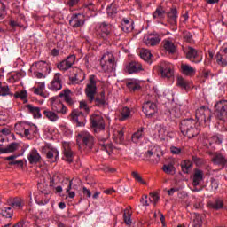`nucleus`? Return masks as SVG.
<instances>
[{"mask_svg":"<svg viewBox=\"0 0 227 227\" xmlns=\"http://www.w3.org/2000/svg\"><path fill=\"white\" fill-rule=\"evenodd\" d=\"M180 130L184 136L188 137V139H192V137L200 134V129H198L196 121L192 119H185L182 121L180 124Z\"/></svg>","mask_w":227,"mask_h":227,"instance_id":"1","label":"nucleus"},{"mask_svg":"<svg viewBox=\"0 0 227 227\" xmlns=\"http://www.w3.org/2000/svg\"><path fill=\"white\" fill-rule=\"evenodd\" d=\"M14 129L16 134H19L21 137H27V139H31V134L35 136V134L38 132V129H36L35 126L31 127L26 122H19L15 124Z\"/></svg>","mask_w":227,"mask_h":227,"instance_id":"2","label":"nucleus"},{"mask_svg":"<svg viewBox=\"0 0 227 227\" xmlns=\"http://www.w3.org/2000/svg\"><path fill=\"white\" fill-rule=\"evenodd\" d=\"M100 65L103 72H113L116 70V59L112 52H106L100 60Z\"/></svg>","mask_w":227,"mask_h":227,"instance_id":"3","label":"nucleus"},{"mask_svg":"<svg viewBox=\"0 0 227 227\" xmlns=\"http://www.w3.org/2000/svg\"><path fill=\"white\" fill-rule=\"evenodd\" d=\"M160 155H162V149L159 145L151 146L145 153V160L153 164H159L160 162Z\"/></svg>","mask_w":227,"mask_h":227,"instance_id":"4","label":"nucleus"},{"mask_svg":"<svg viewBox=\"0 0 227 227\" xmlns=\"http://www.w3.org/2000/svg\"><path fill=\"white\" fill-rule=\"evenodd\" d=\"M196 120L200 125H208L210 118H212V111L209 108L202 106L195 112Z\"/></svg>","mask_w":227,"mask_h":227,"instance_id":"5","label":"nucleus"},{"mask_svg":"<svg viewBox=\"0 0 227 227\" xmlns=\"http://www.w3.org/2000/svg\"><path fill=\"white\" fill-rule=\"evenodd\" d=\"M94 141L93 136L88 131H82L78 134L77 143L82 145V146L87 150H91L93 148Z\"/></svg>","mask_w":227,"mask_h":227,"instance_id":"6","label":"nucleus"},{"mask_svg":"<svg viewBox=\"0 0 227 227\" xmlns=\"http://www.w3.org/2000/svg\"><path fill=\"white\" fill-rule=\"evenodd\" d=\"M215 114L218 120L222 121H226L227 120V100L218 101L215 105Z\"/></svg>","mask_w":227,"mask_h":227,"instance_id":"7","label":"nucleus"},{"mask_svg":"<svg viewBox=\"0 0 227 227\" xmlns=\"http://www.w3.org/2000/svg\"><path fill=\"white\" fill-rule=\"evenodd\" d=\"M85 93L89 101L93 102L95 100V95H97V80L95 75L90 76V82L86 86Z\"/></svg>","mask_w":227,"mask_h":227,"instance_id":"8","label":"nucleus"},{"mask_svg":"<svg viewBox=\"0 0 227 227\" xmlns=\"http://www.w3.org/2000/svg\"><path fill=\"white\" fill-rule=\"evenodd\" d=\"M160 40H162L160 35L153 32L152 34L145 35L143 42L145 43V45H147V47H155V45H159V43H160Z\"/></svg>","mask_w":227,"mask_h":227,"instance_id":"9","label":"nucleus"},{"mask_svg":"<svg viewBox=\"0 0 227 227\" xmlns=\"http://www.w3.org/2000/svg\"><path fill=\"white\" fill-rule=\"evenodd\" d=\"M85 23L86 16L83 13L73 14L69 20L70 26L74 28L82 27Z\"/></svg>","mask_w":227,"mask_h":227,"instance_id":"10","label":"nucleus"},{"mask_svg":"<svg viewBox=\"0 0 227 227\" xmlns=\"http://www.w3.org/2000/svg\"><path fill=\"white\" fill-rule=\"evenodd\" d=\"M91 125L96 130H104L106 129V122L100 114H93L90 117Z\"/></svg>","mask_w":227,"mask_h":227,"instance_id":"11","label":"nucleus"},{"mask_svg":"<svg viewBox=\"0 0 227 227\" xmlns=\"http://www.w3.org/2000/svg\"><path fill=\"white\" fill-rule=\"evenodd\" d=\"M51 109L58 114H67L68 113V108L63 105L61 100L56 98H51Z\"/></svg>","mask_w":227,"mask_h":227,"instance_id":"12","label":"nucleus"},{"mask_svg":"<svg viewBox=\"0 0 227 227\" xmlns=\"http://www.w3.org/2000/svg\"><path fill=\"white\" fill-rule=\"evenodd\" d=\"M97 33L101 38H104L105 40L107 39V36L111 35V25L103 22L98 23L96 27Z\"/></svg>","mask_w":227,"mask_h":227,"instance_id":"13","label":"nucleus"},{"mask_svg":"<svg viewBox=\"0 0 227 227\" xmlns=\"http://www.w3.org/2000/svg\"><path fill=\"white\" fill-rule=\"evenodd\" d=\"M157 104L152 101H147L143 105V113L148 118H152L157 113Z\"/></svg>","mask_w":227,"mask_h":227,"instance_id":"14","label":"nucleus"},{"mask_svg":"<svg viewBox=\"0 0 227 227\" xmlns=\"http://www.w3.org/2000/svg\"><path fill=\"white\" fill-rule=\"evenodd\" d=\"M49 90L51 91H59L63 88V83H61V74H55L53 80L48 85Z\"/></svg>","mask_w":227,"mask_h":227,"instance_id":"15","label":"nucleus"},{"mask_svg":"<svg viewBox=\"0 0 227 227\" xmlns=\"http://www.w3.org/2000/svg\"><path fill=\"white\" fill-rule=\"evenodd\" d=\"M216 63L221 67H227V43L223 45L220 53L216 55Z\"/></svg>","mask_w":227,"mask_h":227,"instance_id":"16","label":"nucleus"},{"mask_svg":"<svg viewBox=\"0 0 227 227\" xmlns=\"http://www.w3.org/2000/svg\"><path fill=\"white\" fill-rule=\"evenodd\" d=\"M74 63H75V55H70L65 60L58 64L57 68H59V70L67 71L72 68Z\"/></svg>","mask_w":227,"mask_h":227,"instance_id":"17","label":"nucleus"},{"mask_svg":"<svg viewBox=\"0 0 227 227\" xmlns=\"http://www.w3.org/2000/svg\"><path fill=\"white\" fill-rule=\"evenodd\" d=\"M98 143L100 149L104 152H106L108 155H111V153L113 152L114 147L113 146V144H111L109 139L98 137Z\"/></svg>","mask_w":227,"mask_h":227,"instance_id":"18","label":"nucleus"},{"mask_svg":"<svg viewBox=\"0 0 227 227\" xmlns=\"http://www.w3.org/2000/svg\"><path fill=\"white\" fill-rule=\"evenodd\" d=\"M173 68H174L173 64L169 62H164L160 67L161 77H166L167 79H170V77L173 75Z\"/></svg>","mask_w":227,"mask_h":227,"instance_id":"19","label":"nucleus"},{"mask_svg":"<svg viewBox=\"0 0 227 227\" xmlns=\"http://www.w3.org/2000/svg\"><path fill=\"white\" fill-rule=\"evenodd\" d=\"M121 29L124 33H131L134 30V20L130 18H124L121 21Z\"/></svg>","mask_w":227,"mask_h":227,"instance_id":"20","label":"nucleus"},{"mask_svg":"<svg viewBox=\"0 0 227 227\" xmlns=\"http://www.w3.org/2000/svg\"><path fill=\"white\" fill-rule=\"evenodd\" d=\"M64 146V155L62 157L63 160H65L66 162H68L69 164L71 162H74V152L73 150L70 148V145L68 143H64L63 145Z\"/></svg>","mask_w":227,"mask_h":227,"instance_id":"21","label":"nucleus"},{"mask_svg":"<svg viewBox=\"0 0 227 227\" xmlns=\"http://www.w3.org/2000/svg\"><path fill=\"white\" fill-rule=\"evenodd\" d=\"M51 68V66L45 61H39L32 64L30 72H47Z\"/></svg>","mask_w":227,"mask_h":227,"instance_id":"22","label":"nucleus"},{"mask_svg":"<svg viewBox=\"0 0 227 227\" xmlns=\"http://www.w3.org/2000/svg\"><path fill=\"white\" fill-rule=\"evenodd\" d=\"M32 90L35 95H39L40 97H43V98H48L49 97V94L43 93V90H45V82H35V85Z\"/></svg>","mask_w":227,"mask_h":227,"instance_id":"23","label":"nucleus"},{"mask_svg":"<svg viewBox=\"0 0 227 227\" xmlns=\"http://www.w3.org/2000/svg\"><path fill=\"white\" fill-rule=\"evenodd\" d=\"M35 200L37 205H47V203H49L51 200V194L41 192L37 195H35Z\"/></svg>","mask_w":227,"mask_h":227,"instance_id":"24","label":"nucleus"},{"mask_svg":"<svg viewBox=\"0 0 227 227\" xmlns=\"http://www.w3.org/2000/svg\"><path fill=\"white\" fill-rule=\"evenodd\" d=\"M162 43L163 49L166 52H168V54H175V52H176V46L171 39H164Z\"/></svg>","mask_w":227,"mask_h":227,"instance_id":"25","label":"nucleus"},{"mask_svg":"<svg viewBox=\"0 0 227 227\" xmlns=\"http://www.w3.org/2000/svg\"><path fill=\"white\" fill-rule=\"evenodd\" d=\"M40 159H42V156H40V153L36 149H32L27 155L28 162L31 164H38Z\"/></svg>","mask_w":227,"mask_h":227,"instance_id":"26","label":"nucleus"},{"mask_svg":"<svg viewBox=\"0 0 227 227\" xmlns=\"http://www.w3.org/2000/svg\"><path fill=\"white\" fill-rule=\"evenodd\" d=\"M126 70L129 74H136L143 70V66L139 62H131L126 67Z\"/></svg>","mask_w":227,"mask_h":227,"instance_id":"27","label":"nucleus"},{"mask_svg":"<svg viewBox=\"0 0 227 227\" xmlns=\"http://www.w3.org/2000/svg\"><path fill=\"white\" fill-rule=\"evenodd\" d=\"M43 114H44L45 118H47V120L52 123H56V121L59 120V115H58V113L53 110H43Z\"/></svg>","mask_w":227,"mask_h":227,"instance_id":"28","label":"nucleus"},{"mask_svg":"<svg viewBox=\"0 0 227 227\" xmlns=\"http://www.w3.org/2000/svg\"><path fill=\"white\" fill-rule=\"evenodd\" d=\"M156 130L158 132V137L161 139V141H164L169 135V129L166 126L159 125L156 127Z\"/></svg>","mask_w":227,"mask_h":227,"instance_id":"29","label":"nucleus"},{"mask_svg":"<svg viewBox=\"0 0 227 227\" xmlns=\"http://www.w3.org/2000/svg\"><path fill=\"white\" fill-rule=\"evenodd\" d=\"M145 136V128H139L131 137V141L135 144L141 143Z\"/></svg>","mask_w":227,"mask_h":227,"instance_id":"30","label":"nucleus"},{"mask_svg":"<svg viewBox=\"0 0 227 227\" xmlns=\"http://www.w3.org/2000/svg\"><path fill=\"white\" fill-rule=\"evenodd\" d=\"M181 72L184 74V75L192 76L196 74V68L188 64H181Z\"/></svg>","mask_w":227,"mask_h":227,"instance_id":"31","label":"nucleus"},{"mask_svg":"<svg viewBox=\"0 0 227 227\" xmlns=\"http://www.w3.org/2000/svg\"><path fill=\"white\" fill-rule=\"evenodd\" d=\"M154 20H162L166 19V11L162 7H158L153 13Z\"/></svg>","mask_w":227,"mask_h":227,"instance_id":"32","label":"nucleus"},{"mask_svg":"<svg viewBox=\"0 0 227 227\" xmlns=\"http://www.w3.org/2000/svg\"><path fill=\"white\" fill-rule=\"evenodd\" d=\"M214 164H218L219 166H227V158L222 153L215 154L213 158Z\"/></svg>","mask_w":227,"mask_h":227,"instance_id":"33","label":"nucleus"},{"mask_svg":"<svg viewBox=\"0 0 227 227\" xmlns=\"http://www.w3.org/2000/svg\"><path fill=\"white\" fill-rule=\"evenodd\" d=\"M27 109H28V112L31 114H33L35 119L42 118V113L40 112V107L33 106V105H27Z\"/></svg>","mask_w":227,"mask_h":227,"instance_id":"34","label":"nucleus"},{"mask_svg":"<svg viewBox=\"0 0 227 227\" xmlns=\"http://www.w3.org/2000/svg\"><path fill=\"white\" fill-rule=\"evenodd\" d=\"M200 57V51L192 47H188L186 50V58L187 59H196V58Z\"/></svg>","mask_w":227,"mask_h":227,"instance_id":"35","label":"nucleus"},{"mask_svg":"<svg viewBox=\"0 0 227 227\" xmlns=\"http://www.w3.org/2000/svg\"><path fill=\"white\" fill-rule=\"evenodd\" d=\"M203 181V171L201 170H195L193 175V185L196 187L197 185H200L201 182Z\"/></svg>","mask_w":227,"mask_h":227,"instance_id":"36","label":"nucleus"},{"mask_svg":"<svg viewBox=\"0 0 227 227\" xmlns=\"http://www.w3.org/2000/svg\"><path fill=\"white\" fill-rule=\"evenodd\" d=\"M131 114H132V110H130V108L127 106H124L121 110V115L119 120L121 121H125V120H129V117L130 116Z\"/></svg>","mask_w":227,"mask_h":227,"instance_id":"37","label":"nucleus"},{"mask_svg":"<svg viewBox=\"0 0 227 227\" xmlns=\"http://www.w3.org/2000/svg\"><path fill=\"white\" fill-rule=\"evenodd\" d=\"M19 148V145L17 143H12L7 147H0L1 153H12L15 152Z\"/></svg>","mask_w":227,"mask_h":227,"instance_id":"38","label":"nucleus"},{"mask_svg":"<svg viewBox=\"0 0 227 227\" xmlns=\"http://www.w3.org/2000/svg\"><path fill=\"white\" fill-rule=\"evenodd\" d=\"M168 22L175 26L176 24V20L178 19V11L176 9H171L170 12L168 13Z\"/></svg>","mask_w":227,"mask_h":227,"instance_id":"39","label":"nucleus"},{"mask_svg":"<svg viewBox=\"0 0 227 227\" xmlns=\"http://www.w3.org/2000/svg\"><path fill=\"white\" fill-rule=\"evenodd\" d=\"M177 84L184 90H191L192 88V82L186 81L185 79L179 77L177 79Z\"/></svg>","mask_w":227,"mask_h":227,"instance_id":"40","label":"nucleus"},{"mask_svg":"<svg viewBox=\"0 0 227 227\" xmlns=\"http://www.w3.org/2000/svg\"><path fill=\"white\" fill-rule=\"evenodd\" d=\"M17 159V155H12L6 158V160H12L10 162L11 166H18V168H22L24 166V160H15Z\"/></svg>","mask_w":227,"mask_h":227,"instance_id":"41","label":"nucleus"},{"mask_svg":"<svg viewBox=\"0 0 227 227\" xmlns=\"http://www.w3.org/2000/svg\"><path fill=\"white\" fill-rule=\"evenodd\" d=\"M162 170L166 175H175V173H176L175 166L171 163L163 165Z\"/></svg>","mask_w":227,"mask_h":227,"instance_id":"42","label":"nucleus"},{"mask_svg":"<svg viewBox=\"0 0 227 227\" xmlns=\"http://www.w3.org/2000/svg\"><path fill=\"white\" fill-rule=\"evenodd\" d=\"M0 214L1 215H3V217H6L7 219L13 217V210L12 209V207L2 208Z\"/></svg>","mask_w":227,"mask_h":227,"instance_id":"43","label":"nucleus"},{"mask_svg":"<svg viewBox=\"0 0 227 227\" xmlns=\"http://www.w3.org/2000/svg\"><path fill=\"white\" fill-rule=\"evenodd\" d=\"M131 217H132V213L130 212V210L125 209L124 215H123V219H124L125 224H127L128 226H130V224H132Z\"/></svg>","mask_w":227,"mask_h":227,"instance_id":"44","label":"nucleus"},{"mask_svg":"<svg viewBox=\"0 0 227 227\" xmlns=\"http://www.w3.org/2000/svg\"><path fill=\"white\" fill-rule=\"evenodd\" d=\"M106 12L110 17H114V15H116L118 13L116 3H112L110 6L107 7Z\"/></svg>","mask_w":227,"mask_h":227,"instance_id":"45","label":"nucleus"},{"mask_svg":"<svg viewBox=\"0 0 227 227\" xmlns=\"http://www.w3.org/2000/svg\"><path fill=\"white\" fill-rule=\"evenodd\" d=\"M46 157H47V159H55V160H57L58 158L59 157V152H58V151H57L56 149H54V148L50 149V150L47 152Z\"/></svg>","mask_w":227,"mask_h":227,"instance_id":"46","label":"nucleus"},{"mask_svg":"<svg viewBox=\"0 0 227 227\" xmlns=\"http://www.w3.org/2000/svg\"><path fill=\"white\" fill-rule=\"evenodd\" d=\"M127 87L131 91H137V90H140L141 85H139V83H137L136 81H130L127 83Z\"/></svg>","mask_w":227,"mask_h":227,"instance_id":"47","label":"nucleus"},{"mask_svg":"<svg viewBox=\"0 0 227 227\" xmlns=\"http://www.w3.org/2000/svg\"><path fill=\"white\" fill-rule=\"evenodd\" d=\"M140 57L144 61H149L150 58H152V52H150V50L143 49L140 51Z\"/></svg>","mask_w":227,"mask_h":227,"instance_id":"48","label":"nucleus"},{"mask_svg":"<svg viewBox=\"0 0 227 227\" xmlns=\"http://www.w3.org/2000/svg\"><path fill=\"white\" fill-rule=\"evenodd\" d=\"M8 95H10V87L3 85L0 82V97H6Z\"/></svg>","mask_w":227,"mask_h":227,"instance_id":"49","label":"nucleus"},{"mask_svg":"<svg viewBox=\"0 0 227 227\" xmlns=\"http://www.w3.org/2000/svg\"><path fill=\"white\" fill-rule=\"evenodd\" d=\"M193 223L192 226L193 227H201V224H203V222L201 221V216L200 215H193Z\"/></svg>","mask_w":227,"mask_h":227,"instance_id":"50","label":"nucleus"},{"mask_svg":"<svg viewBox=\"0 0 227 227\" xmlns=\"http://www.w3.org/2000/svg\"><path fill=\"white\" fill-rule=\"evenodd\" d=\"M12 207L14 208H17L18 210H20V208H22V207H24V200H22V199H15L12 201Z\"/></svg>","mask_w":227,"mask_h":227,"instance_id":"51","label":"nucleus"},{"mask_svg":"<svg viewBox=\"0 0 227 227\" xmlns=\"http://www.w3.org/2000/svg\"><path fill=\"white\" fill-rule=\"evenodd\" d=\"M223 205L224 204H223V200H216L214 203H210L209 207H210V208H213L214 210H219L220 208H223Z\"/></svg>","mask_w":227,"mask_h":227,"instance_id":"52","label":"nucleus"},{"mask_svg":"<svg viewBox=\"0 0 227 227\" xmlns=\"http://www.w3.org/2000/svg\"><path fill=\"white\" fill-rule=\"evenodd\" d=\"M124 133H123V130L121 129V130H118L114 133V137L116 139V143H123V140H124Z\"/></svg>","mask_w":227,"mask_h":227,"instance_id":"53","label":"nucleus"},{"mask_svg":"<svg viewBox=\"0 0 227 227\" xmlns=\"http://www.w3.org/2000/svg\"><path fill=\"white\" fill-rule=\"evenodd\" d=\"M74 79L76 81H83L84 78H80V75H84V73L82 72V70L77 68V67H74Z\"/></svg>","mask_w":227,"mask_h":227,"instance_id":"54","label":"nucleus"},{"mask_svg":"<svg viewBox=\"0 0 227 227\" xmlns=\"http://www.w3.org/2000/svg\"><path fill=\"white\" fill-rule=\"evenodd\" d=\"M181 168L184 173H189V169H191V161L185 160L181 164Z\"/></svg>","mask_w":227,"mask_h":227,"instance_id":"55","label":"nucleus"},{"mask_svg":"<svg viewBox=\"0 0 227 227\" xmlns=\"http://www.w3.org/2000/svg\"><path fill=\"white\" fill-rule=\"evenodd\" d=\"M132 176L137 182L142 184L143 185L146 184V182L143 180V177L137 172H132Z\"/></svg>","mask_w":227,"mask_h":227,"instance_id":"56","label":"nucleus"},{"mask_svg":"<svg viewBox=\"0 0 227 227\" xmlns=\"http://www.w3.org/2000/svg\"><path fill=\"white\" fill-rule=\"evenodd\" d=\"M149 201L155 207V205H157V201H159V194L150 193Z\"/></svg>","mask_w":227,"mask_h":227,"instance_id":"57","label":"nucleus"},{"mask_svg":"<svg viewBox=\"0 0 227 227\" xmlns=\"http://www.w3.org/2000/svg\"><path fill=\"white\" fill-rule=\"evenodd\" d=\"M170 114L174 118H180V116H182V112H180V108L175 107L170 111Z\"/></svg>","mask_w":227,"mask_h":227,"instance_id":"58","label":"nucleus"},{"mask_svg":"<svg viewBox=\"0 0 227 227\" xmlns=\"http://www.w3.org/2000/svg\"><path fill=\"white\" fill-rule=\"evenodd\" d=\"M6 15V5L0 0V19H3Z\"/></svg>","mask_w":227,"mask_h":227,"instance_id":"59","label":"nucleus"},{"mask_svg":"<svg viewBox=\"0 0 227 227\" xmlns=\"http://www.w3.org/2000/svg\"><path fill=\"white\" fill-rule=\"evenodd\" d=\"M80 109L85 111V113H90V106H88V103L84 100L80 101Z\"/></svg>","mask_w":227,"mask_h":227,"instance_id":"60","label":"nucleus"},{"mask_svg":"<svg viewBox=\"0 0 227 227\" xmlns=\"http://www.w3.org/2000/svg\"><path fill=\"white\" fill-rule=\"evenodd\" d=\"M83 10L85 13H88V12H93V10H95V7L93 6L92 3H89L84 4Z\"/></svg>","mask_w":227,"mask_h":227,"instance_id":"61","label":"nucleus"},{"mask_svg":"<svg viewBox=\"0 0 227 227\" xmlns=\"http://www.w3.org/2000/svg\"><path fill=\"white\" fill-rule=\"evenodd\" d=\"M72 189V181L69 182L68 187L66 190V192L68 193V198H75V192H70V190Z\"/></svg>","mask_w":227,"mask_h":227,"instance_id":"62","label":"nucleus"},{"mask_svg":"<svg viewBox=\"0 0 227 227\" xmlns=\"http://www.w3.org/2000/svg\"><path fill=\"white\" fill-rule=\"evenodd\" d=\"M211 189L212 191H217L219 189V182L215 179H211Z\"/></svg>","mask_w":227,"mask_h":227,"instance_id":"63","label":"nucleus"},{"mask_svg":"<svg viewBox=\"0 0 227 227\" xmlns=\"http://www.w3.org/2000/svg\"><path fill=\"white\" fill-rule=\"evenodd\" d=\"M27 97V92L26 90H21L16 94L17 98H20L21 100H24Z\"/></svg>","mask_w":227,"mask_h":227,"instance_id":"64","label":"nucleus"}]
</instances>
